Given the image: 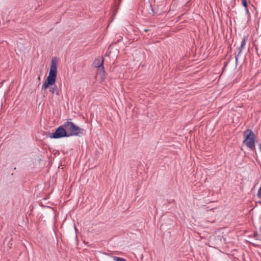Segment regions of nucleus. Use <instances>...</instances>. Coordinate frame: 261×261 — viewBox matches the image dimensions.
<instances>
[{"label": "nucleus", "mask_w": 261, "mask_h": 261, "mask_svg": "<svg viewBox=\"0 0 261 261\" xmlns=\"http://www.w3.org/2000/svg\"><path fill=\"white\" fill-rule=\"evenodd\" d=\"M246 12L248 14H249V10H248V8H247H247H246Z\"/></svg>", "instance_id": "nucleus-12"}, {"label": "nucleus", "mask_w": 261, "mask_h": 261, "mask_svg": "<svg viewBox=\"0 0 261 261\" xmlns=\"http://www.w3.org/2000/svg\"><path fill=\"white\" fill-rule=\"evenodd\" d=\"M103 60L102 58L99 57L95 59L93 62L94 66L97 68V69L100 67H103Z\"/></svg>", "instance_id": "nucleus-6"}, {"label": "nucleus", "mask_w": 261, "mask_h": 261, "mask_svg": "<svg viewBox=\"0 0 261 261\" xmlns=\"http://www.w3.org/2000/svg\"><path fill=\"white\" fill-rule=\"evenodd\" d=\"M58 63V61L57 59L55 57L53 58L51 60L49 75L42 85V90H45L49 88L50 86H53L55 84L57 77Z\"/></svg>", "instance_id": "nucleus-1"}, {"label": "nucleus", "mask_w": 261, "mask_h": 261, "mask_svg": "<svg viewBox=\"0 0 261 261\" xmlns=\"http://www.w3.org/2000/svg\"><path fill=\"white\" fill-rule=\"evenodd\" d=\"M49 91L53 94H56L57 95H59V92L58 90V88L56 85H54L53 87H51L49 88Z\"/></svg>", "instance_id": "nucleus-8"}, {"label": "nucleus", "mask_w": 261, "mask_h": 261, "mask_svg": "<svg viewBox=\"0 0 261 261\" xmlns=\"http://www.w3.org/2000/svg\"><path fill=\"white\" fill-rule=\"evenodd\" d=\"M248 40V36H244L242 40L241 46L239 48V53H240L242 50L244 49L245 46L246 45V42Z\"/></svg>", "instance_id": "nucleus-7"}, {"label": "nucleus", "mask_w": 261, "mask_h": 261, "mask_svg": "<svg viewBox=\"0 0 261 261\" xmlns=\"http://www.w3.org/2000/svg\"><path fill=\"white\" fill-rule=\"evenodd\" d=\"M259 149H260V150L261 151V144L259 145Z\"/></svg>", "instance_id": "nucleus-13"}, {"label": "nucleus", "mask_w": 261, "mask_h": 261, "mask_svg": "<svg viewBox=\"0 0 261 261\" xmlns=\"http://www.w3.org/2000/svg\"><path fill=\"white\" fill-rule=\"evenodd\" d=\"M113 259L114 261H126L124 258L117 256H113Z\"/></svg>", "instance_id": "nucleus-9"}, {"label": "nucleus", "mask_w": 261, "mask_h": 261, "mask_svg": "<svg viewBox=\"0 0 261 261\" xmlns=\"http://www.w3.org/2000/svg\"><path fill=\"white\" fill-rule=\"evenodd\" d=\"M242 5L245 7V8H247V3L246 0H242Z\"/></svg>", "instance_id": "nucleus-11"}, {"label": "nucleus", "mask_w": 261, "mask_h": 261, "mask_svg": "<svg viewBox=\"0 0 261 261\" xmlns=\"http://www.w3.org/2000/svg\"><path fill=\"white\" fill-rule=\"evenodd\" d=\"M64 126L67 133V137L72 136H80L84 134L85 130L79 127L72 122H66L64 123Z\"/></svg>", "instance_id": "nucleus-2"}, {"label": "nucleus", "mask_w": 261, "mask_h": 261, "mask_svg": "<svg viewBox=\"0 0 261 261\" xmlns=\"http://www.w3.org/2000/svg\"><path fill=\"white\" fill-rule=\"evenodd\" d=\"M257 196L258 198L261 199V185L259 188L258 190Z\"/></svg>", "instance_id": "nucleus-10"}, {"label": "nucleus", "mask_w": 261, "mask_h": 261, "mask_svg": "<svg viewBox=\"0 0 261 261\" xmlns=\"http://www.w3.org/2000/svg\"><path fill=\"white\" fill-rule=\"evenodd\" d=\"M67 132L64 126V124L59 127L56 130L51 134H49V137L50 138L59 139L67 137Z\"/></svg>", "instance_id": "nucleus-4"}, {"label": "nucleus", "mask_w": 261, "mask_h": 261, "mask_svg": "<svg viewBox=\"0 0 261 261\" xmlns=\"http://www.w3.org/2000/svg\"><path fill=\"white\" fill-rule=\"evenodd\" d=\"M96 77L101 82L104 81L106 77L105 72L103 67H100L97 69Z\"/></svg>", "instance_id": "nucleus-5"}, {"label": "nucleus", "mask_w": 261, "mask_h": 261, "mask_svg": "<svg viewBox=\"0 0 261 261\" xmlns=\"http://www.w3.org/2000/svg\"><path fill=\"white\" fill-rule=\"evenodd\" d=\"M245 139L243 143L249 148L253 149L255 147V135L253 132L247 129L244 132Z\"/></svg>", "instance_id": "nucleus-3"}]
</instances>
